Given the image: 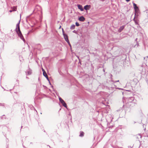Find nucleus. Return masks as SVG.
Returning <instances> with one entry per match:
<instances>
[{"label":"nucleus","mask_w":148,"mask_h":148,"mask_svg":"<svg viewBox=\"0 0 148 148\" xmlns=\"http://www.w3.org/2000/svg\"><path fill=\"white\" fill-rule=\"evenodd\" d=\"M20 22V20L16 25V27L15 30L17 34H18V36L22 40L24 41V42H25V40L24 38L20 29L19 24Z\"/></svg>","instance_id":"1"},{"label":"nucleus","mask_w":148,"mask_h":148,"mask_svg":"<svg viewBox=\"0 0 148 148\" xmlns=\"http://www.w3.org/2000/svg\"><path fill=\"white\" fill-rule=\"evenodd\" d=\"M133 5L135 10V14H136V13H138V12L139 9L138 7L136 5L135 3H133Z\"/></svg>","instance_id":"2"},{"label":"nucleus","mask_w":148,"mask_h":148,"mask_svg":"<svg viewBox=\"0 0 148 148\" xmlns=\"http://www.w3.org/2000/svg\"><path fill=\"white\" fill-rule=\"evenodd\" d=\"M59 100L60 102L62 103L63 106L67 108V105L66 103L64 101L61 97H59Z\"/></svg>","instance_id":"3"},{"label":"nucleus","mask_w":148,"mask_h":148,"mask_svg":"<svg viewBox=\"0 0 148 148\" xmlns=\"http://www.w3.org/2000/svg\"><path fill=\"white\" fill-rule=\"evenodd\" d=\"M32 70H31L30 68H29L26 72L27 75H29L32 73Z\"/></svg>","instance_id":"4"},{"label":"nucleus","mask_w":148,"mask_h":148,"mask_svg":"<svg viewBox=\"0 0 148 148\" xmlns=\"http://www.w3.org/2000/svg\"><path fill=\"white\" fill-rule=\"evenodd\" d=\"M127 100L129 102H132L134 100V97H130L127 98Z\"/></svg>","instance_id":"5"},{"label":"nucleus","mask_w":148,"mask_h":148,"mask_svg":"<svg viewBox=\"0 0 148 148\" xmlns=\"http://www.w3.org/2000/svg\"><path fill=\"white\" fill-rule=\"evenodd\" d=\"M78 20L81 21L83 22L85 20V18L84 16H81L78 18Z\"/></svg>","instance_id":"6"},{"label":"nucleus","mask_w":148,"mask_h":148,"mask_svg":"<svg viewBox=\"0 0 148 148\" xmlns=\"http://www.w3.org/2000/svg\"><path fill=\"white\" fill-rule=\"evenodd\" d=\"M90 5H86L84 6V8L86 10H89L90 8Z\"/></svg>","instance_id":"7"},{"label":"nucleus","mask_w":148,"mask_h":148,"mask_svg":"<svg viewBox=\"0 0 148 148\" xmlns=\"http://www.w3.org/2000/svg\"><path fill=\"white\" fill-rule=\"evenodd\" d=\"M77 6L78 8L81 11H83L84 10V9L82 5L78 4L77 5Z\"/></svg>","instance_id":"8"},{"label":"nucleus","mask_w":148,"mask_h":148,"mask_svg":"<svg viewBox=\"0 0 148 148\" xmlns=\"http://www.w3.org/2000/svg\"><path fill=\"white\" fill-rule=\"evenodd\" d=\"M42 71H43V74L44 76H45L47 79L48 80H49V78H48L47 75V73H46L45 71H44L43 69H42Z\"/></svg>","instance_id":"9"},{"label":"nucleus","mask_w":148,"mask_h":148,"mask_svg":"<svg viewBox=\"0 0 148 148\" xmlns=\"http://www.w3.org/2000/svg\"><path fill=\"white\" fill-rule=\"evenodd\" d=\"M125 27L124 26H123L120 27L119 29H118V31L119 32H121L122 30L124 29Z\"/></svg>","instance_id":"10"},{"label":"nucleus","mask_w":148,"mask_h":148,"mask_svg":"<svg viewBox=\"0 0 148 148\" xmlns=\"http://www.w3.org/2000/svg\"><path fill=\"white\" fill-rule=\"evenodd\" d=\"M75 25H72L70 27V29H73L75 28Z\"/></svg>","instance_id":"11"},{"label":"nucleus","mask_w":148,"mask_h":148,"mask_svg":"<svg viewBox=\"0 0 148 148\" xmlns=\"http://www.w3.org/2000/svg\"><path fill=\"white\" fill-rule=\"evenodd\" d=\"M84 133L83 132L81 131L80 132V134L79 135V136L80 137H83L84 136Z\"/></svg>","instance_id":"12"},{"label":"nucleus","mask_w":148,"mask_h":148,"mask_svg":"<svg viewBox=\"0 0 148 148\" xmlns=\"http://www.w3.org/2000/svg\"><path fill=\"white\" fill-rule=\"evenodd\" d=\"M63 35L64 36V38L65 39L68 37V36L67 35L65 34H63Z\"/></svg>","instance_id":"13"},{"label":"nucleus","mask_w":148,"mask_h":148,"mask_svg":"<svg viewBox=\"0 0 148 148\" xmlns=\"http://www.w3.org/2000/svg\"><path fill=\"white\" fill-rule=\"evenodd\" d=\"M65 40H66V41L67 42H68V43H69V42L68 38V37L65 38Z\"/></svg>","instance_id":"14"},{"label":"nucleus","mask_w":148,"mask_h":148,"mask_svg":"<svg viewBox=\"0 0 148 148\" xmlns=\"http://www.w3.org/2000/svg\"><path fill=\"white\" fill-rule=\"evenodd\" d=\"M111 81H112V82H113V83H116V82H119V80H117V81H114L113 80H111Z\"/></svg>","instance_id":"15"},{"label":"nucleus","mask_w":148,"mask_h":148,"mask_svg":"<svg viewBox=\"0 0 148 148\" xmlns=\"http://www.w3.org/2000/svg\"><path fill=\"white\" fill-rule=\"evenodd\" d=\"M75 25L77 26H79V24L77 22L75 23Z\"/></svg>","instance_id":"16"},{"label":"nucleus","mask_w":148,"mask_h":148,"mask_svg":"<svg viewBox=\"0 0 148 148\" xmlns=\"http://www.w3.org/2000/svg\"><path fill=\"white\" fill-rule=\"evenodd\" d=\"M110 118H111V121H112V119H113V117L111 116H110Z\"/></svg>","instance_id":"17"},{"label":"nucleus","mask_w":148,"mask_h":148,"mask_svg":"<svg viewBox=\"0 0 148 148\" xmlns=\"http://www.w3.org/2000/svg\"><path fill=\"white\" fill-rule=\"evenodd\" d=\"M73 33H77V31L76 30H73Z\"/></svg>","instance_id":"18"},{"label":"nucleus","mask_w":148,"mask_h":148,"mask_svg":"<svg viewBox=\"0 0 148 148\" xmlns=\"http://www.w3.org/2000/svg\"><path fill=\"white\" fill-rule=\"evenodd\" d=\"M136 45H137V47H138V45H139L138 44V43H137V44H136V45H135L134 47H136Z\"/></svg>","instance_id":"19"},{"label":"nucleus","mask_w":148,"mask_h":148,"mask_svg":"<svg viewBox=\"0 0 148 148\" xmlns=\"http://www.w3.org/2000/svg\"><path fill=\"white\" fill-rule=\"evenodd\" d=\"M62 32H63V34H64V31L63 29V28H62Z\"/></svg>","instance_id":"20"},{"label":"nucleus","mask_w":148,"mask_h":148,"mask_svg":"<svg viewBox=\"0 0 148 148\" xmlns=\"http://www.w3.org/2000/svg\"><path fill=\"white\" fill-rule=\"evenodd\" d=\"M135 17H134V20L135 21V23H136V24H137V22L135 20Z\"/></svg>","instance_id":"21"},{"label":"nucleus","mask_w":148,"mask_h":148,"mask_svg":"<svg viewBox=\"0 0 148 148\" xmlns=\"http://www.w3.org/2000/svg\"><path fill=\"white\" fill-rule=\"evenodd\" d=\"M126 1H127V2H128L130 1V0H125Z\"/></svg>","instance_id":"22"},{"label":"nucleus","mask_w":148,"mask_h":148,"mask_svg":"<svg viewBox=\"0 0 148 148\" xmlns=\"http://www.w3.org/2000/svg\"><path fill=\"white\" fill-rule=\"evenodd\" d=\"M48 80V81H49V84H50V85H51V83H50V81H49V80Z\"/></svg>","instance_id":"23"},{"label":"nucleus","mask_w":148,"mask_h":148,"mask_svg":"<svg viewBox=\"0 0 148 148\" xmlns=\"http://www.w3.org/2000/svg\"><path fill=\"white\" fill-rule=\"evenodd\" d=\"M12 10H10V12H12Z\"/></svg>","instance_id":"24"},{"label":"nucleus","mask_w":148,"mask_h":148,"mask_svg":"<svg viewBox=\"0 0 148 148\" xmlns=\"http://www.w3.org/2000/svg\"><path fill=\"white\" fill-rule=\"evenodd\" d=\"M26 78L27 79H29V78L27 77H26Z\"/></svg>","instance_id":"25"},{"label":"nucleus","mask_w":148,"mask_h":148,"mask_svg":"<svg viewBox=\"0 0 148 148\" xmlns=\"http://www.w3.org/2000/svg\"><path fill=\"white\" fill-rule=\"evenodd\" d=\"M103 71L104 72V71H105V70H104V69H103Z\"/></svg>","instance_id":"26"},{"label":"nucleus","mask_w":148,"mask_h":148,"mask_svg":"<svg viewBox=\"0 0 148 148\" xmlns=\"http://www.w3.org/2000/svg\"><path fill=\"white\" fill-rule=\"evenodd\" d=\"M61 27V26H60V27H59V28H60H60Z\"/></svg>","instance_id":"27"},{"label":"nucleus","mask_w":148,"mask_h":148,"mask_svg":"<svg viewBox=\"0 0 148 148\" xmlns=\"http://www.w3.org/2000/svg\"><path fill=\"white\" fill-rule=\"evenodd\" d=\"M119 89L121 90L122 89L121 88H119Z\"/></svg>","instance_id":"28"},{"label":"nucleus","mask_w":148,"mask_h":148,"mask_svg":"<svg viewBox=\"0 0 148 148\" xmlns=\"http://www.w3.org/2000/svg\"><path fill=\"white\" fill-rule=\"evenodd\" d=\"M1 105V104H0V106Z\"/></svg>","instance_id":"29"}]
</instances>
